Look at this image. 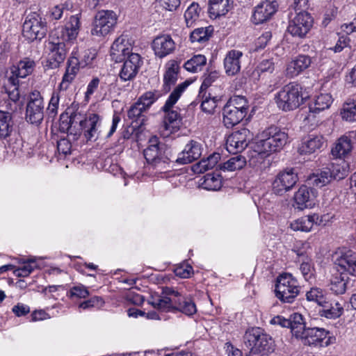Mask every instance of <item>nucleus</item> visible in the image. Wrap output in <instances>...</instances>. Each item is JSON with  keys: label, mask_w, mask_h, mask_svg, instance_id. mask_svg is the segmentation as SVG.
Returning a JSON list of instances; mask_svg holds the SVG:
<instances>
[{"label": "nucleus", "mask_w": 356, "mask_h": 356, "mask_svg": "<svg viewBox=\"0 0 356 356\" xmlns=\"http://www.w3.org/2000/svg\"><path fill=\"white\" fill-rule=\"evenodd\" d=\"M188 85L187 81L179 84L170 93L161 108V111L164 113L163 127L170 133L177 131L181 124L182 119L179 108L175 106V104Z\"/></svg>", "instance_id": "f257e3e1"}, {"label": "nucleus", "mask_w": 356, "mask_h": 356, "mask_svg": "<svg viewBox=\"0 0 356 356\" xmlns=\"http://www.w3.org/2000/svg\"><path fill=\"white\" fill-rule=\"evenodd\" d=\"M243 341L250 348V356L268 355L275 350L273 338L259 327L248 329L243 336Z\"/></svg>", "instance_id": "f03ea898"}, {"label": "nucleus", "mask_w": 356, "mask_h": 356, "mask_svg": "<svg viewBox=\"0 0 356 356\" xmlns=\"http://www.w3.org/2000/svg\"><path fill=\"white\" fill-rule=\"evenodd\" d=\"M287 140L288 134L284 131L278 127L271 126L261 133V139L254 144L257 149L271 154L281 150Z\"/></svg>", "instance_id": "7ed1b4c3"}, {"label": "nucleus", "mask_w": 356, "mask_h": 356, "mask_svg": "<svg viewBox=\"0 0 356 356\" xmlns=\"http://www.w3.org/2000/svg\"><path fill=\"white\" fill-rule=\"evenodd\" d=\"M302 88L296 83H290L277 92L275 97L277 107L284 111L296 109L303 103Z\"/></svg>", "instance_id": "20e7f679"}, {"label": "nucleus", "mask_w": 356, "mask_h": 356, "mask_svg": "<svg viewBox=\"0 0 356 356\" xmlns=\"http://www.w3.org/2000/svg\"><path fill=\"white\" fill-rule=\"evenodd\" d=\"M150 303L154 308L162 312H180L187 316L193 315L197 312L195 302L191 298L182 296L178 298H153Z\"/></svg>", "instance_id": "39448f33"}, {"label": "nucleus", "mask_w": 356, "mask_h": 356, "mask_svg": "<svg viewBox=\"0 0 356 356\" xmlns=\"http://www.w3.org/2000/svg\"><path fill=\"white\" fill-rule=\"evenodd\" d=\"M300 289L298 280L290 273H283L277 279L275 296L282 302H293Z\"/></svg>", "instance_id": "423d86ee"}, {"label": "nucleus", "mask_w": 356, "mask_h": 356, "mask_svg": "<svg viewBox=\"0 0 356 356\" xmlns=\"http://www.w3.org/2000/svg\"><path fill=\"white\" fill-rule=\"evenodd\" d=\"M47 32L45 19L37 13L28 15L22 26V35L30 41L41 40Z\"/></svg>", "instance_id": "0eeeda50"}, {"label": "nucleus", "mask_w": 356, "mask_h": 356, "mask_svg": "<svg viewBox=\"0 0 356 356\" xmlns=\"http://www.w3.org/2000/svg\"><path fill=\"white\" fill-rule=\"evenodd\" d=\"M144 156L147 162L158 170L166 169L168 158L165 155L163 145H161L156 136L152 137L149 145L144 150Z\"/></svg>", "instance_id": "6e6552de"}, {"label": "nucleus", "mask_w": 356, "mask_h": 356, "mask_svg": "<svg viewBox=\"0 0 356 356\" xmlns=\"http://www.w3.org/2000/svg\"><path fill=\"white\" fill-rule=\"evenodd\" d=\"M117 15L112 10H101L95 16L91 34L97 37H105L111 33L117 23Z\"/></svg>", "instance_id": "1a4fd4ad"}, {"label": "nucleus", "mask_w": 356, "mask_h": 356, "mask_svg": "<svg viewBox=\"0 0 356 356\" xmlns=\"http://www.w3.org/2000/svg\"><path fill=\"white\" fill-rule=\"evenodd\" d=\"M338 271L356 276V252L347 248H339L333 255Z\"/></svg>", "instance_id": "9d476101"}, {"label": "nucleus", "mask_w": 356, "mask_h": 356, "mask_svg": "<svg viewBox=\"0 0 356 356\" xmlns=\"http://www.w3.org/2000/svg\"><path fill=\"white\" fill-rule=\"evenodd\" d=\"M313 17L306 11H300L289 22L287 31L293 37L303 38L311 30Z\"/></svg>", "instance_id": "9b49d317"}, {"label": "nucleus", "mask_w": 356, "mask_h": 356, "mask_svg": "<svg viewBox=\"0 0 356 356\" xmlns=\"http://www.w3.org/2000/svg\"><path fill=\"white\" fill-rule=\"evenodd\" d=\"M303 343L315 347H327L335 342L336 339L331 333L317 327H307V330L302 337Z\"/></svg>", "instance_id": "f8f14e48"}, {"label": "nucleus", "mask_w": 356, "mask_h": 356, "mask_svg": "<svg viewBox=\"0 0 356 356\" xmlns=\"http://www.w3.org/2000/svg\"><path fill=\"white\" fill-rule=\"evenodd\" d=\"M44 101L40 93L38 91L31 92L26 105V121L33 124H40L44 118Z\"/></svg>", "instance_id": "ddd939ff"}, {"label": "nucleus", "mask_w": 356, "mask_h": 356, "mask_svg": "<svg viewBox=\"0 0 356 356\" xmlns=\"http://www.w3.org/2000/svg\"><path fill=\"white\" fill-rule=\"evenodd\" d=\"M270 155L264 150L257 149L256 145L253 143L248 151L246 163L257 175H260L268 170L271 165Z\"/></svg>", "instance_id": "4468645a"}, {"label": "nucleus", "mask_w": 356, "mask_h": 356, "mask_svg": "<svg viewBox=\"0 0 356 356\" xmlns=\"http://www.w3.org/2000/svg\"><path fill=\"white\" fill-rule=\"evenodd\" d=\"M298 180V175L293 169L281 171L272 183V190L275 194L282 195L291 191Z\"/></svg>", "instance_id": "2eb2a0df"}, {"label": "nucleus", "mask_w": 356, "mask_h": 356, "mask_svg": "<svg viewBox=\"0 0 356 356\" xmlns=\"http://www.w3.org/2000/svg\"><path fill=\"white\" fill-rule=\"evenodd\" d=\"M102 123V118L97 113H89L85 119L79 120V127L83 129L87 140H96L99 138Z\"/></svg>", "instance_id": "dca6fc26"}, {"label": "nucleus", "mask_w": 356, "mask_h": 356, "mask_svg": "<svg viewBox=\"0 0 356 356\" xmlns=\"http://www.w3.org/2000/svg\"><path fill=\"white\" fill-rule=\"evenodd\" d=\"M49 60L51 67H57L65 59L67 52L70 49L68 43L60 40L59 37L52 38L49 42Z\"/></svg>", "instance_id": "f3484780"}, {"label": "nucleus", "mask_w": 356, "mask_h": 356, "mask_svg": "<svg viewBox=\"0 0 356 356\" xmlns=\"http://www.w3.org/2000/svg\"><path fill=\"white\" fill-rule=\"evenodd\" d=\"M152 47L156 57L163 58L172 54L176 49V43L169 34L156 36L152 41Z\"/></svg>", "instance_id": "a211bd4d"}, {"label": "nucleus", "mask_w": 356, "mask_h": 356, "mask_svg": "<svg viewBox=\"0 0 356 356\" xmlns=\"http://www.w3.org/2000/svg\"><path fill=\"white\" fill-rule=\"evenodd\" d=\"M278 3L274 0H265L258 4L252 14V21L255 24H262L269 20L277 12Z\"/></svg>", "instance_id": "6ab92c4d"}, {"label": "nucleus", "mask_w": 356, "mask_h": 356, "mask_svg": "<svg viewBox=\"0 0 356 356\" xmlns=\"http://www.w3.org/2000/svg\"><path fill=\"white\" fill-rule=\"evenodd\" d=\"M250 134V131L247 129L232 133L226 141L227 150L230 153L236 154L245 149L249 143Z\"/></svg>", "instance_id": "aec40b11"}, {"label": "nucleus", "mask_w": 356, "mask_h": 356, "mask_svg": "<svg viewBox=\"0 0 356 356\" xmlns=\"http://www.w3.org/2000/svg\"><path fill=\"white\" fill-rule=\"evenodd\" d=\"M143 65L141 56L138 54L131 53L124 60L119 76L124 81H131L136 76Z\"/></svg>", "instance_id": "412c9836"}, {"label": "nucleus", "mask_w": 356, "mask_h": 356, "mask_svg": "<svg viewBox=\"0 0 356 356\" xmlns=\"http://www.w3.org/2000/svg\"><path fill=\"white\" fill-rule=\"evenodd\" d=\"M202 146L197 141L191 140L185 146L176 159V163L184 165L197 160L202 155Z\"/></svg>", "instance_id": "4be33fe9"}, {"label": "nucleus", "mask_w": 356, "mask_h": 356, "mask_svg": "<svg viewBox=\"0 0 356 356\" xmlns=\"http://www.w3.org/2000/svg\"><path fill=\"white\" fill-rule=\"evenodd\" d=\"M316 192L314 189L306 186H300L295 193L293 200L298 209L313 207L316 202Z\"/></svg>", "instance_id": "5701e85b"}, {"label": "nucleus", "mask_w": 356, "mask_h": 356, "mask_svg": "<svg viewBox=\"0 0 356 356\" xmlns=\"http://www.w3.org/2000/svg\"><path fill=\"white\" fill-rule=\"evenodd\" d=\"M131 51V44L129 42L128 35H122L113 42L111 47V56L115 62L124 60L126 56L130 55Z\"/></svg>", "instance_id": "b1692460"}, {"label": "nucleus", "mask_w": 356, "mask_h": 356, "mask_svg": "<svg viewBox=\"0 0 356 356\" xmlns=\"http://www.w3.org/2000/svg\"><path fill=\"white\" fill-rule=\"evenodd\" d=\"M35 65V62L29 58H24L20 60L16 65L11 67V74L8 78V81L15 85L16 81H19V79L25 78L31 74Z\"/></svg>", "instance_id": "393cba45"}, {"label": "nucleus", "mask_w": 356, "mask_h": 356, "mask_svg": "<svg viewBox=\"0 0 356 356\" xmlns=\"http://www.w3.org/2000/svg\"><path fill=\"white\" fill-rule=\"evenodd\" d=\"M80 25V19L77 15L70 16L57 37H59L60 40L68 43V45H70V42L76 38Z\"/></svg>", "instance_id": "a878e982"}, {"label": "nucleus", "mask_w": 356, "mask_h": 356, "mask_svg": "<svg viewBox=\"0 0 356 356\" xmlns=\"http://www.w3.org/2000/svg\"><path fill=\"white\" fill-rule=\"evenodd\" d=\"M325 143L322 135L309 134L304 138L298 147L300 154H312L320 150Z\"/></svg>", "instance_id": "bb28decb"}, {"label": "nucleus", "mask_w": 356, "mask_h": 356, "mask_svg": "<svg viewBox=\"0 0 356 356\" xmlns=\"http://www.w3.org/2000/svg\"><path fill=\"white\" fill-rule=\"evenodd\" d=\"M323 223V216L317 213L302 216L291 223V228L294 231L308 232L312 230L314 225H320Z\"/></svg>", "instance_id": "cd10ccee"}, {"label": "nucleus", "mask_w": 356, "mask_h": 356, "mask_svg": "<svg viewBox=\"0 0 356 356\" xmlns=\"http://www.w3.org/2000/svg\"><path fill=\"white\" fill-rule=\"evenodd\" d=\"M312 59L308 55L300 54L289 63L286 69V75L293 78L307 70L312 64Z\"/></svg>", "instance_id": "c85d7f7f"}, {"label": "nucleus", "mask_w": 356, "mask_h": 356, "mask_svg": "<svg viewBox=\"0 0 356 356\" xmlns=\"http://www.w3.org/2000/svg\"><path fill=\"white\" fill-rule=\"evenodd\" d=\"M242 56V51L236 49L230 50L226 54L223 64L227 75L234 76L240 72Z\"/></svg>", "instance_id": "c756f323"}, {"label": "nucleus", "mask_w": 356, "mask_h": 356, "mask_svg": "<svg viewBox=\"0 0 356 356\" xmlns=\"http://www.w3.org/2000/svg\"><path fill=\"white\" fill-rule=\"evenodd\" d=\"M231 0H209L208 12L211 19L225 16L232 8Z\"/></svg>", "instance_id": "7c9ffc66"}, {"label": "nucleus", "mask_w": 356, "mask_h": 356, "mask_svg": "<svg viewBox=\"0 0 356 356\" xmlns=\"http://www.w3.org/2000/svg\"><path fill=\"white\" fill-rule=\"evenodd\" d=\"M80 117V115L73 113L70 115L68 122H62L60 124V129L66 131L68 136L73 140H76L83 131V129L79 127Z\"/></svg>", "instance_id": "2f4dec72"}, {"label": "nucleus", "mask_w": 356, "mask_h": 356, "mask_svg": "<svg viewBox=\"0 0 356 356\" xmlns=\"http://www.w3.org/2000/svg\"><path fill=\"white\" fill-rule=\"evenodd\" d=\"M327 169L330 172L331 179L341 180L348 176L349 172V165L344 159H336L335 161L331 163Z\"/></svg>", "instance_id": "473e14b6"}, {"label": "nucleus", "mask_w": 356, "mask_h": 356, "mask_svg": "<svg viewBox=\"0 0 356 356\" xmlns=\"http://www.w3.org/2000/svg\"><path fill=\"white\" fill-rule=\"evenodd\" d=\"M245 115L243 111L225 105L222 110V122L226 127L231 128L238 124Z\"/></svg>", "instance_id": "72a5a7b5"}, {"label": "nucleus", "mask_w": 356, "mask_h": 356, "mask_svg": "<svg viewBox=\"0 0 356 356\" xmlns=\"http://www.w3.org/2000/svg\"><path fill=\"white\" fill-rule=\"evenodd\" d=\"M321 308L318 310L321 316L330 319H335L341 316L343 314V308L341 305L337 301H325L321 305Z\"/></svg>", "instance_id": "f704fd0d"}, {"label": "nucleus", "mask_w": 356, "mask_h": 356, "mask_svg": "<svg viewBox=\"0 0 356 356\" xmlns=\"http://www.w3.org/2000/svg\"><path fill=\"white\" fill-rule=\"evenodd\" d=\"M353 144L351 139L347 136L339 138L332 149V154L336 158H346L352 151Z\"/></svg>", "instance_id": "c9c22d12"}, {"label": "nucleus", "mask_w": 356, "mask_h": 356, "mask_svg": "<svg viewBox=\"0 0 356 356\" xmlns=\"http://www.w3.org/2000/svg\"><path fill=\"white\" fill-rule=\"evenodd\" d=\"M289 327L292 334L297 339H301L307 330L303 316L298 313H294L289 318Z\"/></svg>", "instance_id": "e433bc0d"}, {"label": "nucleus", "mask_w": 356, "mask_h": 356, "mask_svg": "<svg viewBox=\"0 0 356 356\" xmlns=\"http://www.w3.org/2000/svg\"><path fill=\"white\" fill-rule=\"evenodd\" d=\"M147 111V110L136 102L129 109L128 117L133 122L136 123V126L141 127L147 120L145 115Z\"/></svg>", "instance_id": "4c0bfd02"}, {"label": "nucleus", "mask_w": 356, "mask_h": 356, "mask_svg": "<svg viewBox=\"0 0 356 356\" xmlns=\"http://www.w3.org/2000/svg\"><path fill=\"white\" fill-rule=\"evenodd\" d=\"M14 130V122L11 113L0 111V138L9 137Z\"/></svg>", "instance_id": "58836bf2"}, {"label": "nucleus", "mask_w": 356, "mask_h": 356, "mask_svg": "<svg viewBox=\"0 0 356 356\" xmlns=\"http://www.w3.org/2000/svg\"><path fill=\"white\" fill-rule=\"evenodd\" d=\"M308 180L313 186L321 188L332 181L330 172L326 167L323 168L311 175Z\"/></svg>", "instance_id": "ea45409f"}, {"label": "nucleus", "mask_w": 356, "mask_h": 356, "mask_svg": "<svg viewBox=\"0 0 356 356\" xmlns=\"http://www.w3.org/2000/svg\"><path fill=\"white\" fill-rule=\"evenodd\" d=\"M333 99L329 93H321L315 97L314 101L309 104L310 109L314 111H322L330 108Z\"/></svg>", "instance_id": "a19ab883"}, {"label": "nucleus", "mask_w": 356, "mask_h": 356, "mask_svg": "<svg viewBox=\"0 0 356 356\" xmlns=\"http://www.w3.org/2000/svg\"><path fill=\"white\" fill-rule=\"evenodd\" d=\"M201 180V187L207 191H218L222 186V179L218 174L208 173Z\"/></svg>", "instance_id": "79ce46f5"}, {"label": "nucleus", "mask_w": 356, "mask_h": 356, "mask_svg": "<svg viewBox=\"0 0 356 356\" xmlns=\"http://www.w3.org/2000/svg\"><path fill=\"white\" fill-rule=\"evenodd\" d=\"M206 64V56L202 54H196L184 63V67L187 71L194 73L201 71Z\"/></svg>", "instance_id": "37998d69"}, {"label": "nucleus", "mask_w": 356, "mask_h": 356, "mask_svg": "<svg viewBox=\"0 0 356 356\" xmlns=\"http://www.w3.org/2000/svg\"><path fill=\"white\" fill-rule=\"evenodd\" d=\"M213 29L211 26L201 27L195 29L190 35V40L192 42L203 43L209 40L211 37Z\"/></svg>", "instance_id": "c03bdc74"}, {"label": "nucleus", "mask_w": 356, "mask_h": 356, "mask_svg": "<svg viewBox=\"0 0 356 356\" xmlns=\"http://www.w3.org/2000/svg\"><path fill=\"white\" fill-rule=\"evenodd\" d=\"M246 159L240 155L233 156L223 163L219 164V168L222 171H234L243 168Z\"/></svg>", "instance_id": "a18cd8bd"}, {"label": "nucleus", "mask_w": 356, "mask_h": 356, "mask_svg": "<svg viewBox=\"0 0 356 356\" xmlns=\"http://www.w3.org/2000/svg\"><path fill=\"white\" fill-rule=\"evenodd\" d=\"M292 251L296 254L298 257H302L303 259H309L312 253V247L311 243L307 241H297L294 243Z\"/></svg>", "instance_id": "49530a36"}, {"label": "nucleus", "mask_w": 356, "mask_h": 356, "mask_svg": "<svg viewBox=\"0 0 356 356\" xmlns=\"http://www.w3.org/2000/svg\"><path fill=\"white\" fill-rule=\"evenodd\" d=\"M220 159V154L214 153L210 155L207 159H202L195 166V171L199 173H203L209 169H212L217 165Z\"/></svg>", "instance_id": "de8ad7c7"}, {"label": "nucleus", "mask_w": 356, "mask_h": 356, "mask_svg": "<svg viewBox=\"0 0 356 356\" xmlns=\"http://www.w3.org/2000/svg\"><path fill=\"white\" fill-rule=\"evenodd\" d=\"M70 4L65 1V3L53 6L49 8L47 16L51 20H58L62 18L63 15L67 16L70 10Z\"/></svg>", "instance_id": "09e8293b"}, {"label": "nucleus", "mask_w": 356, "mask_h": 356, "mask_svg": "<svg viewBox=\"0 0 356 356\" xmlns=\"http://www.w3.org/2000/svg\"><path fill=\"white\" fill-rule=\"evenodd\" d=\"M201 8L198 3H192L184 13V19L188 27L193 26L200 18Z\"/></svg>", "instance_id": "8fccbe9b"}, {"label": "nucleus", "mask_w": 356, "mask_h": 356, "mask_svg": "<svg viewBox=\"0 0 356 356\" xmlns=\"http://www.w3.org/2000/svg\"><path fill=\"white\" fill-rule=\"evenodd\" d=\"M349 283V279L345 278L342 275H337L332 277L330 283V290L335 294H343Z\"/></svg>", "instance_id": "3c124183"}, {"label": "nucleus", "mask_w": 356, "mask_h": 356, "mask_svg": "<svg viewBox=\"0 0 356 356\" xmlns=\"http://www.w3.org/2000/svg\"><path fill=\"white\" fill-rule=\"evenodd\" d=\"M177 80V70L175 65H172L165 72L163 77V90L165 92L170 90L172 86H175Z\"/></svg>", "instance_id": "603ef678"}, {"label": "nucleus", "mask_w": 356, "mask_h": 356, "mask_svg": "<svg viewBox=\"0 0 356 356\" xmlns=\"http://www.w3.org/2000/svg\"><path fill=\"white\" fill-rule=\"evenodd\" d=\"M161 95L160 92L158 90L147 91L138 99L137 102L148 111Z\"/></svg>", "instance_id": "864d4df0"}, {"label": "nucleus", "mask_w": 356, "mask_h": 356, "mask_svg": "<svg viewBox=\"0 0 356 356\" xmlns=\"http://www.w3.org/2000/svg\"><path fill=\"white\" fill-rule=\"evenodd\" d=\"M227 106L243 111L247 115L249 105L247 99L243 96H234L231 97L226 103Z\"/></svg>", "instance_id": "5fc2aeb1"}, {"label": "nucleus", "mask_w": 356, "mask_h": 356, "mask_svg": "<svg viewBox=\"0 0 356 356\" xmlns=\"http://www.w3.org/2000/svg\"><path fill=\"white\" fill-rule=\"evenodd\" d=\"M300 270L306 281L310 282L314 278L315 268L310 258L302 260L300 266Z\"/></svg>", "instance_id": "6e6d98bb"}, {"label": "nucleus", "mask_w": 356, "mask_h": 356, "mask_svg": "<svg viewBox=\"0 0 356 356\" xmlns=\"http://www.w3.org/2000/svg\"><path fill=\"white\" fill-rule=\"evenodd\" d=\"M306 298L308 301L315 302L320 306L326 301L324 291L317 287H313L307 291Z\"/></svg>", "instance_id": "4d7b16f0"}, {"label": "nucleus", "mask_w": 356, "mask_h": 356, "mask_svg": "<svg viewBox=\"0 0 356 356\" xmlns=\"http://www.w3.org/2000/svg\"><path fill=\"white\" fill-rule=\"evenodd\" d=\"M342 118L350 122L356 121V100L346 103L341 111Z\"/></svg>", "instance_id": "13d9d810"}, {"label": "nucleus", "mask_w": 356, "mask_h": 356, "mask_svg": "<svg viewBox=\"0 0 356 356\" xmlns=\"http://www.w3.org/2000/svg\"><path fill=\"white\" fill-rule=\"evenodd\" d=\"M219 101L218 97H207L202 101L201 108L207 114H213L217 107V102Z\"/></svg>", "instance_id": "bf43d9fd"}, {"label": "nucleus", "mask_w": 356, "mask_h": 356, "mask_svg": "<svg viewBox=\"0 0 356 356\" xmlns=\"http://www.w3.org/2000/svg\"><path fill=\"white\" fill-rule=\"evenodd\" d=\"M89 295L88 289L82 284L74 286L70 290V298L72 300L86 298Z\"/></svg>", "instance_id": "052dcab7"}, {"label": "nucleus", "mask_w": 356, "mask_h": 356, "mask_svg": "<svg viewBox=\"0 0 356 356\" xmlns=\"http://www.w3.org/2000/svg\"><path fill=\"white\" fill-rule=\"evenodd\" d=\"M37 265L34 259H29L27 262H24V265L15 269L14 275L17 277H26L28 276L35 268Z\"/></svg>", "instance_id": "680f3d73"}, {"label": "nucleus", "mask_w": 356, "mask_h": 356, "mask_svg": "<svg viewBox=\"0 0 356 356\" xmlns=\"http://www.w3.org/2000/svg\"><path fill=\"white\" fill-rule=\"evenodd\" d=\"M104 304L102 298L99 296H94L88 300L83 301L79 304V308L82 309H89L91 308H100Z\"/></svg>", "instance_id": "e2e57ef3"}, {"label": "nucleus", "mask_w": 356, "mask_h": 356, "mask_svg": "<svg viewBox=\"0 0 356 356\" xmlns=\"http://www.w3.org/2000/svg\"><path fill=\"white\" fill-rule=\"evenodd\" d=\"M219 77V74L216 71L211 72L209 74H207L204 76V80L200 86V93H202L203 90H205L209 86L212 85L216 81H218V78Z\"/></svg>", "instance_id": "0e129e2a"}, {"label": "nucleus", "mask_w": 356, "mask_h": 356, "mask_svg": "<svg viewBox=\"0 0 356 356\" xmlns=\"http://www.w3.org/2000/svg\"><path fill=\"white\" fill-rule=\"evenodd\" d=\"M97 53L95 49H88L84 51L81 56V60H79L81 67L91 65L92 61L95 59Z\"/></svg>", "instance_id": "69168bd1"}, {"label": "nucleus", "mask_w": 356, "mask_h": 356, "mask_svg": "<svg viewBox=\"0 0 356 356\" xmlns=\"http://www.w3.org/2000/svg\"><path fill=\"white\" fill-rule=\"evenodd\" d=\"M80 65L79 60L76 56H71L67 60V66L65 72L76 76Z\"/></svg>", "instance_id": "338daca9"}, {"label": "nucleus", "mask_w": 356, "mask_h": 356, "mask_svg": "<svg viewBox=\"0 0 356 356\" xmlns=\"http://www.w3.org/2000/svg\"><path fill=\"white\" fill-rule=\"evenodd\" d=\"M274 71V63L270 60H262L256 69L257 73L260 75L261 73L269 72L272 73Z\"/></svg>", "instance_id": "774afa93"}]
</instances>
